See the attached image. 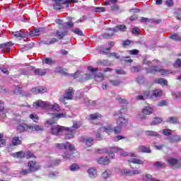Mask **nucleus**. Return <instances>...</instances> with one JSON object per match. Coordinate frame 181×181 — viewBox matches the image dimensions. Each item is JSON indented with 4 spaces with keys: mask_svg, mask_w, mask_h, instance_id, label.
Here are the masks:
<instances>
[{
    "mask_svg": "<svg viewBox=\"0 0 181 181\" xmlns=\"http://www.w3.org/2000/svg\"><path fill=\"white\" fill-rule=\"evenodd\" d=\"M55 148L59 150L65 149L66 152H64L62 154V157L64 158V159H74L75 147L73 144H70L69 143H67L66 144H55Z\"/></svg>",
    "mask_w": 181,
    "mask_h": 181,
    "instance_id": "f257e3e1",
    "label": "nucleus"
},
{
    "mask_svg": "<svg viewBox=\"0 0 181 181\" xmlns=\"http://www.w3.org/2000/svg\"><path fill=\"white\" fill-rule=\"evenodd\" d=\"M107 30H110V33L103 35L105 39L114 36V33L117 32H127V26H125V25L119 24L112 28H107Z\"/></svg>",
    "mask_w": 181,
    "mask_h": 181,
    "instance_id": "f03ea898",
    "label": "nucleus"
},
{
    "mask_svg": "<svg viewBox=\"0 0 181 181\" xmlns=\"http://www.w3.org/2000/svg\"><path fill=\"white\" fill-rule=\"evenodd\" d=\"M17 131L19 134H22L25 132H33V126L26 123H21L18 125Z\"/></svg>",
    "mask_w": 181,
    "mask_h": 181,
    "instance_id": "7ed1b4c3",
    "label": "nucleus"
},
{
    "mask_svg": "<svg viewBox=\"0 0 181 181\" xmlns=\"http://www.w3.org/2000/svg\"><path fill=\"white\" fill-rule=\"evenodd\" d=\"M81 125L77 122H74V124L71 127H66V134H69L66 136L67 139H71L73 138V134H76V129H78Z\"/></svg>",
    "mask_w": 181,
    "mask_h": 181,
    "instance_id": "20e7f679",
    "label": "nucleus"
},
{
    "mask_svg": "<svg viewBox=\"0 0 181 181\" xmlns=\"http://www.w3.org/2000/svg\"><path fill=\"white\" fill-rule=\"evenodd\" d=\"M147 73L155 74V73H160L161 76L168 74V71L165 69H159L158 66H148L146 68Z\"/></svg>",
    "mask_w": 181,
    "mask_h": 181,
    "instance_id": "39448f33",
    "label": "nucleus"
},
{
    "mask_svg": "<svg viewBox=\"0 0 181 181\" xmlns=\"http://www.w3.org/2000/svg\"><path fill=\"white\" fill-rule=\"evenodd\" d=\"M66 127H64L63 126H60L59 124H55L51 127V134H52V135H56L57 136L60 135V134H62V132H63V131H66Z\"/></svg>",
    "mask_w": 181,
    "mask_h": 181,
    "instance_id": "423d86ee",
    "label": "nucleus"
},
{
    "mask_svg": "<svg viewBox=\"0 0 181 181\" xmlns=\"http://www.w3.org/2000/svg\"><path fill=\"white\" fill-rule=\"evenodd\" d=\"M167 162L173 169H179V168L181 167V160H177L175 158H169L167 159Z\"/></svg>",
    "mask_w": 181,
    "mask_h": 181,
    "instance_id": "0eeeda50",
    "label": "nucleus"
},
{
    "mask_svg": "<svg viewBox=\"0 0 181 181\" xmlns=\"http://www.w3.org/2000/svg\"><path fill=\"white\" fill-rule=\"evenodd\" d=\"M121 173L123 176L125 175H127L128 176H135L136 175H141L142 171H141V170L123 169L122 170Z\"/></svg>",
    "mask_w": 181,
    "mask_h": 181,
    "instance_id": "6e6552de",
    "label": "nucleus"
},
{
    "mask_svg": "<svg viewBox=\"0 0 181 181\" xmlns=\"http://www.w3.org/2000/svg\"><path fill=\"white\" fill-rule=\"evenodd\" d=\"M125 109H122L120 110L117 120V124L119 125V127H127L128 125V119H125V117H122V111H124Z\"/></svg>",
    "mask_w": 181,
    "mask_h": 181,
    "instance_id": "1a4fd4ad",
    "label": "nucleus"
},
{
    "mask_svg": "<svg viewBox=\"0 0 181 181\" xmlns=\"http://www.w3.org/2000/svg\"><path fill=\"white\" fill-rule=\"evenodd\" d=\"M28 167L32 173H33V172H37V170H39V169H40V165H39V163H37V162L33 161V160L28 161Z\"/></svg>",
    "mask_w": 181,
    "mask_h": 181,
    "instance_id": "9d476101",
    "label": "nucleus"
},
{
    "mask_svg": "<svg viewBox=\"0 0 181 181\" xmlns=\"http://www.w3.org/2000/svg\"><path fill=\"white\" fill-rule=\"evenodd\" d=\"M141 22L143 23H155L156 25H158L162 22L161 19H156V18H141Z\"/></svg>",
    "mask_w": 181,
    "mask_h": 181,
    "instance_id": "9b49d317",
    "label": "nucleus"
},
{
    "mask_svg": "<svg viewBox=\"0 0 181 181\" xmlns=\"http://www.w3.org/2000/svg\"><path fill=\"white\" fill-rule=\"evenodd\" d=\"M49 103L47 102H43L42 100H38L33 103L35 108H49Z\"/></svg>",
    "mask_w": 181,
    "mask_h": 181,
    "instance_id": "f8f14e48",
    "label": "nucleus"
},
{
    "mask_svg": "<svg viewBox=\"0 0 181 181\" xmlns=\"http://www.w3.org/2000/svg\"><path fill=\"white\" fill-rule=\"evenodd\" d=\"M13 46L12 42H8L5 44L0 45V49H3L5 53H9L11 52V47Z\"/></svg>",
    "mask_w": 181,
    "mask_h": 181,
    "instance_id": "ddd939ff",
    "label": "nucleus"
},
{
    "mask_svg": "<svg viewBox=\"0 0 181 181\" xmlns=\"http://www.w3.org/2000/svg\"><path fill=\"white\" fill-rule=\"evenodd\" d=\"M163 95V92L160 89H156L152 91V93L150 96L151 100H155V98H158L159 97H162Z\"/></svg>",
    "mask_w": 181,
    "mask_h": 181,
    "instance_id": "4468645a",
    "label": "nucleus"
},
{
    "mask_svg": "<svg viewBox=\"0 0 181 181\" xmlns=\"http://www.w3.org/2000/svg\"><path fill=\"white\" fill-rule=\"evenodd\" d=\"M145 134L146 136H150L151 138H153V137L158 138V139L162 138V135L159 134L158 132L155 131L147 130L145 132Z\"/></svg>",
    "mask_w": 181,
    "mask_h": 181,
    "instance_id": "2eb2a0df",
    "label": "nucleus"
},
{
    "mask_svg": "<svg viewBox=\"0 0 181 181\" xmlns=\"http://www.w3.org/2000/svg\"><path fill=\"white\" fill-rule=\"evenodd\" d=\"M113 131H114V129H112V126L108 125L107 127H103L100 128L98 130V132H106V134H110L111 132H112Z\"/></svg>",
    "mask_w": 181,
    "mask_h": 181,
    "instance_id": "dca6fc26",
    "label": "nucleus"
},
{
    "mask_svg": "<svg viewBox=\"0 0 181 181\" xmlns=\"http://www.w3.org/2000/svg\"><path fill=\"white\" fill-rule=\"evenodd\" d=\"M83 103L87 107H95V105H97V102L95 100H89L87 98H83Z\"/></svg>",
    "mask_w": 181,
    "mask_h": 181,
    "instance_id": "f3484780",
    "label": "nucleus"
},
{
    "mask_svg": "<svg viewBox=\"0 0 181 181\" xmlns=\"http://www.w3.org/2000/svg\"><path fill=\"white\" fill-rule=\"evenodd\" d=\"M97 162L99 165H108L110 163V158L108 157L98 158Z\"/></svg>",
    "mask_w": 181,
    "mask_h": 181,
    "instance_id": "a211bd4d",
    "label": "nucleus"
},
{
    "mask_svg": "<svg viewBox=\"0 0 181 181\" xmlns=\"http://www.w3.org/2000/svg\"><path fill=\"white\" fill-rule=\"evenodd\" d=\"M165 139H167L168 142L176 143V142H180V141L181 140V138L178 135H173V136H168Z\"/></svg>",
    "mask_w": 181,
    "mask_h": 181,
    "instance_id": "6ab92c4d",
    "label": "nucleus"
},
{
    "mask_svg": "<svg viewBox=\"0 0 181 181\" xmlns=\"http://www.w3.org/2000/svg\"><path fill=\"white\" fill-rule=\"evenodd\" d=\"M73 94H74V90L71 88L65 90V98L66 100H73Z\"/></svg>",
    "mask_w": 181,
    "mask_h": 181,
    "instance_id": "aec40b11",
    "label": "nucleus"
},
{
    "mask_svg": "<svg viewBox=\"0 0 181 181\" xmlns=\"http://www.w3.org/2000/svg\"><path fill=\"white\" fill-rule=\"evenodd\" d=\"M30 70H33L35 76H45V74H46V72L40 69H36L33 66H30Z\"/></svg>",
    "mask_w": 181,
    "mask_h": 181,
    "instance_id": "412c9836",
    "label": "nucleus"
},
{
    "mask_svg": "<svg viewBox=\"0 0 181 181\" xmlns=\"http://www.w3.org/2000/svg\"><path fill=\"white\" fill-rule=\"evenodd\" d=\"M151 93L149 91L144 92V95H138L136 97V100H146V98H151Z\"/></svg>",
    "mask_w": 181,
    "mask_h": 181,
    "instance_id": "4be33fe9",
    "label": "nucleus"
},
{
    "mask_svg": "<svg viewBox=\"0 0 181 181\" xmlns=\"http://www.w3.org/2000/svg\"><path fill=\"white\" fill-rule=\"evenodd\" d=\"M13 36H15V37H17V38L20 37V40L21 39H23L24 37H26V34L21 30L13 32Z\"/></svg>",
    "mask_w": 181,
    "mask_h": 181,
    "instance_id": "5701e85b",
    "label": "nucleus"
},
{
    "mask_svg": "<svg viewBox=\"0 0 181 181\" xmlns=\"http://www.w3.org/2000/svg\"><path fill=\"white\" fill-rule=\"evenodd\" d=\"M142 112L143 114H144V115H151V114L153 113V108L149 106H146L144 108H143Z\"/></svg>",
    "mask_w": 181,
    "mask_h": 181,
    "instance_id": "b1692460",
    "label": "nucleus"
},
{
    "mask_svg": "<svg viewBox=\"0 0 181 181\" xmlns=\"http://www.w3.org/2000/svg\"><path fill=\"white\" fill-rule=\"evenodd\" d=\"M108 155H112V153H116V152L121 151L122 148L118 146L110 147L107 148Z\"/></svg>",
    "mask_w": 181,
    "mask_h": 181,
    "instance_id": "393cba45",
    "label": "nucleus"
},
{
    "mask_svg": "<svg viewBox=\"0 0 181 181\" xmlns=\"http://www.w3.org/2000/svg\"><path fill=\"white\" fill-rule=\"evenodd\" d=\"M139 152H142L144 153H151L152 151L149 147H146L145 146H140L139 147Z\"/></svg>",
    "mask_w": 181,
    "mask_h": 181,
    "instance_id": "a878e982",
    "label": "nucleus"
},
{
    "mask_svg": "<svg viewBox=\"0 0 181 181\" xmlns=\"http://www.w3.org/2000/svg\"><path fill=\"white\" fill-rule=\"evenodd\" d=\"M105 78L104 74L103 73H98L94 76L95 81L98 83L103 81Z\"/></svg>",
    "mask_w": 181,
    "mask_h": 181,
    "instance_id": "bb28decb",
    "label": "nucleus"
},
{
    "mask_svg": "<svg viewBox=\"0 0 181 181\" xmlns=\"http://www.w3.org/2000/svg\"><path fill=\"white\" fill-rule=\"evenodd\" d=\"M88 173L89 175V177H90L91 179L97 177V170L94 168H90L88 170Z\"/></svg>",
    "mask_w": 181,
    "mask_h": 181,
    "instance_id": "cd10ccee",
    "label": "nucleus"
},
{
    "mask_svg": "<svg viewBox=\"0 0 181 181\" xmlns=\"http://www.w3.org/2000/svg\"><path fill=\"white\" fill-rule=\"evenodd\" d=\"M57 122V119L53 117V114H52V119H47L45 122V127H49L47 125H53V124H56Z\"/></svg>",
    "mask_w": 181,
    "mask_h": 181,
    "instance_id": "c85d7f7f",
    "label": "nucleus"
},
{
    "mask_svg": "<svg viewBox=\"0 0 181 181\" xmlns=\"http://www.w3.org/2000/svg\"><path fill=\"white\" fill-rule=\"evenodd\" d=\"M94 140L91 137H87L83 139V144L86 145V146L90 147L91 145H93V141Z\"/></svg>",
    "mask_w": 181,
    "mask_h": 181,
    "instance_id": "c756f323",
    "label": "nucleus"
},
{
    "mask_svg": "<svg viewBox=\"0 0 181 181\" xmlns=\"http://www.w3.org/2000/svg\"><path fill=\"white\" fill-rule=\"evenodd\" d=\"M141 180H143V181H153V177L151 174L146 173L142 175Z\"/></svg>",
    "mask_w": 181,
    "mask_h": 181,
    "instance_id": "7c9ffc66",
    "label": "nucleus"
},
{
    "mask_svg": "<svg viewBox=\"0 0 181 181\" xmlns=\"http://www.w3.org/2000/svg\"><path fill=\"white\" fill-rule=\"evenodd\" d=\"M68 33L67 30H65L64 32H60L59 30L56 31V37H58V39L62 40L66 36V34Z\"/></svg>",
    "mask_w": 181,
    "mask_h": 181,
    "instance_id": "2f4dec72",
    "label": "nucleus"
},
{
    "mask_svg": "<svg viewBox=\"0 0 181 181\" xmlns=\"http://www.w3.org/2000/svg\"><path fill=\"white\" fill-rule=\"evenodd\" d=\"M155 83H157V84H160V86H168V80L163 78L156 79Z\"/></svg>",
    "mask_w": 181,
    "mask_h": 181,
    "instance_id": "473e14b6",
    "label": "nucleus"
},
{
    "mask_svg": "<svg viewBox=\"0 0 181 181\" xmlns=\"http://www.w3.org/2000/svg\"><path fill=\"white\" fill-rule=\"evenodd\" d=\"M48 108H52L55 112H59L60 111V106H59V104L57 103H54V105L49 103Z\"/></svg>",
    "mask_w": 181,
    "mask_h": 181,
    "instance_id": "72a5a7b5",
    "label": "nucleus"
},
{
    "mask_svg": "<svg viewBox=\"0 0 181 181\" xmlns=\"http://www.w3.org/2000/svg\"><path fill=\"white\" fill-rule=\"evenodd\" d=\"M129 162V163H134L136 165H144V160L137 158H132Z\"/></svg>",
    "mask_w": 181,
    "mask_h": 181,
    "instance_id": "f704fd0d",
    "label": "nucleus"
},
{
    "mask_svg": "<svg viewBox=\"0 0 181 181\" xmlns=\"http://www.w3.org/2000/svg\"><path fill=\"white\" fill-rule=\"evenodd\" d=\"M130 70L132 73H139L142 69L140 65L131 66Z\"/></svg>",
    "mask_w": 181,
    "mask_h": 181,
    "instance_id": "c9c22d12",
    "label": "nucleus"
},
{
    "mask_svg": "<svg viewBox=\"0 0 181 181\" xmlns=\"http://www.w3.org/2000/svg\"><path fill=\"white\" fill-rule=\"evenodd\" d=\"M166 122H169L170 124H178L179 119H177V117H170L166 120Z\"/></svg>",
    "mask_w": 181,
    "mask_h": 181,
    "instance_id": "e433bc0d",
    "label": "nucleus"
},
{
    "mask_svg": "<svg viewBox=\"0 0 181 181\" xmlns=\"http://www.w3.org/2000/svg\"><path fill=\"white\" fill-rule=\"evenodd\" d=\"M162 123V118L160 117H156L151 122L150 125L153 127V125H158V124Z\"/></svg>",
    "mask_w": 181,
    "mask_h": 181,
    "instance_id": "4c0bfd02",
    "label": "nucleus"
},
{
    "mask_svg": "<svg viewBox=\"0 0 181 181\" xmlns=\"http://www.w3.org/2000/svg\"><path fill=\"white\" fill-rule=\"evenodd\" d=\"M59 40L56 38H52L51 40H43L42 43L43 45H54V43L57 42Z\"/></svg>",
    "mask_w": 181,
    "mask_h": 181,
    "instance_id": "58836bf2",
    "label": "nucleus"
},
{
    "mask_svg": "<svg viewBox=\"0 0 181 181\" xmlns=\"http://www.w3.org/2000/svg\"><path fill=\"white\" fill-rule=\"evenodd\" d=\"M74 26V23L71 22H66L62 24V29H70Z\"/></svg>",
    "mask_w": 181,
    "mask_h": 181,
    "instance_id": "ea45409f",
    "label": "nucleus"
},
{
    "mask_svg": "<svg viewBox=\"0 0 181 181\" xmlns=\"http://www.w3.org/2000/svg\"><path fill=\"white\" fill-rule=\"evenodd\" d=\"M14 158H20V159H22L25 158V153L23 151H18L13 153Z\"/></svg>",
    "mask_w": 181,
    "mask_h": 181,
    "instance_id": "a19ab883",
    "label": "nucleus"
},
{
    "mask_svg": "<svg viewBox=\"0 0 181 181\" xmlns=\"http://www.w3.org/2000/svg\"><path fill=\"white\" fill-rule=\"evenodd\" d=\"M98 118H103V115L100 113H95L90 115V119L92 120L98 119Z\"/></svg>",
    "mask_w": 181,
    "mask_h": 181,
    "instance_id": "79ce46f5",
    "label": "nucleus"
},
{
    "mask_svg": "<svg viewBox=\"0 0 181 181\" xmlns=\"http://www.w3.org/2000/svg\"><path fill=\"white\" fill-rule=\"evenodd\" d=\"M121 62L124 63H132L134 61L131 59V57H122L120 58Z\"/></svg>",
    "mask_w": 181,
    "mask_h": 181,
    "instance_id": "37998d69",
    "label": "nucleus"
},
{
    "mask_svg": "<svg viewBox=\"0 0 181 181\" xmlns=\"http://www.w3.org/2000/svg\"><path fill=\"white\" fill-rule=\"evenodd\" d=\"M12 144L14 146H17V145H21L22 144V141L19 139V137H14Z\"/></svg>",
    "mask_w": 181,
    "mask_h": 181,
    "instance_id": "c03bdc74",
    "label": "nucleus"
},
{
    "mask_svg": "<svg viewBox=\"0 0 181 181\" xmlns=\"http://www.w3.org/2000/svg\"><path fill=\"white\" fill-rule=\"evenodd\" d=\"M117 101L119 103V104H128V100L125 98H122L120 96H117L116 98Z\"/></svg>",
    "mask_w": 181,
    "mask_h": 181,
    "instance_id": "a18cd8bd",
    "label": "nucleus"
},
{
    "mask_svg": "<svg viewBox=\"0 0 181 181\" xmlns=\"http://www.w3.org/2000/svg\"><path fill=\"white\" fill-rule=\"evenodd\" d=\"M45 129H43V127H41V126H39V125H37V124H34L33 126V131H37V132H43Z\"/></svg>",
    "mask_w": 181,
    "mask_h": 181,
    "instance_id": "49530a36",
    "label": "nucleus"
},
{
    "mask_svg": "<svg viewBox=\"0 0 181 181\" xmlns=\"http://www.w3.org/2000/svg\"><path fill=\"white\" fill-rule=\"evenodd\" d=\"M24 155H25V158H26L27 159H30V158H36V156L33 155V153L30 151H25L24 153Z\"/></svg>",
    "mask_w": 181,
    "mask_h": 181,
    "instance_id": "de8ad7c7",
    "label": "nucleus"
},
{
    "mask_svg": "<svg viewBox=\"0 0 181 181\" xmlns=\"http://www.w3.org/2000/svg\"><path fill=\"white\" fill-rule=\"evenodd\" d=\"M52 117L54 118H64L66 117V114L64 113H52Z\"/></svg>",
    "mask_w": 181,
    "mask_h": 181,
    "instance_id": "09e8293b",
    "label": "nucleus"
},
{
    "mask_svg": "<svg viewBox=\"0 0 181 181\" xmlns=\"http://www.w3.org/2000/svg\"><path fill=\"white\" fill-rule=\"evenodd\" d=\"M30 118L33 121V122H37L39 121V117L36 114H30Z\"/></svg>",
    "mask_w": 181,
    "mask_h": 181,
    "instance_id": "8fccbe9b",
    "label": "nucleus"
},
{
    "mask_svg": "<svg viewBox=\"0 0 181 181\" xmlns=\"http://www.w3.org/2000/svg\"><path fill=\"white\" fill-rule=\"evenodd\" d=\"M163 134L165 136H170V135H172V130L169 129H163Z\"/></svg>",
    "mask_w": 181,
    "mask_h": 181,
    "instance_id": "3c124183",
    "label": "nucleus"
},
{
    "mask_svg": "<svg viewBox=\"0 0 181 181\" xmlns=\"http://www.w3.org/2000/svg\"><path fill=\"white\" fill-rule=\"evenodd\" d=\"M37 92L39 94H45L47 92V89L43 86H38Z\"/></svg>",
    "mask_w": 181,
    "mask_h": 181,
    "instance_id": "603ef678",
    "label": "nucleus"
},
{
    "mask_svg": "<svg viewBox=\"0 0 181 181\" xmlns=\"http://www.w3.org/2000/svg\"><path fill=\"white\" fill-rule=\"evenodd\" d=\"M80 169V167L78 166V165L74 163L70 166V170L72 172H76V170H78Z\"/></svg>",
    "mask_w": 181,
    "mask_h": 181,
    "instance_id": "864d4df0",
    "label": "nucleus"
},
{
    "mask_svg": "<svg viewBox=\"0 0 181 181\" xmlns=\"http://www.w3.org/2000/svg\"><path fill=\"white\" fill-rule=\"evenodd\" d=\"M43 63H45V64H54V61L52 58H45L43 60Z\"/></svg>",
    "mask_w": 181,
    "mask_h": 181,
    "instance_id": "5fc2aeb1",
    "label": "nucleus"
},
{
    "mask_svg": "<svg viewBox=\"0 0 181 181\" xmlns=\"http://www.w3.org/2000/svg\"><path fill=\"white\" fill-rule=\"evenodd\" d=\"M29 173H32V171L28 169L22 170L20 172V174H21L23 176H26V175H29Z\"/></svg>",
    "mask_w": 181,
    "mask_h": 181,
    "instance_id": "6e6d98bb",
    "label": "nucleus"
},
{
    "mask_svg": "<svg viewBox=\"0 0 181 181\" xmlns=\"http://www.w3.org/2000/svg\"><path fill=\"white\" fill-rule=\"evenodd\" d=\"M110 84H112V86H115V87H118V86H119V84H121V81L110 80Z\"/></svg>",
    "mask_w": 181,
    "mask_h": 181,
    "instance_id": "4d7b16f0",
    "label": "nucleus"
},
{
    "mask_svg": "<svg viewBox=\"0 0 181 181\" xmlns=\"http://www.w3.org/2000/svg\"><path fill=\"white\" fill-rule=\"evenodd\" d=\"M73 32L74 33H75V35H78V36H84V33H83V31H81L78 28H75L74 30H73Z\"/></svg>",
    "mask_w": 181,
    "mask_h": 181,
    "instance_id": "13d9d810",
    "label": "nucleus"
},
{
    "mask_svg": "<svg viewBox=\"0 0 181 181\" xmlns=\"http://www.w3.org/2000/svg\"><path fill=\"white\" fill-rule=\"evenodd\" d=\"M40 34L39 33V30L38 28L37 29H35L33 31H30V36L31 37H33V36H39Z\"/></svg>",
    "mask_w": 181,
    "mask_h": 181,
    "instance_id": "bf43d9fd",
    "label": "nucleus"
},
{
    "mask_svg": "<svg viewBox=\"0 0 181 181\" xmlns=\"http://www.w3.org/2000/svg\"><path fill=\"white\" fill-rule=\"evenodd\" d=\"M175 16L178 21H181V9H177L175 11Z\"/></svg>",
    "mask_w": 181,
    "mask_h": 181,
    "instance_id": "052dcab7",
    "label": "nucleus"
},
{
    "mask_svg": "<svg viewBox=\"0 0 181 181\" xmlns=\"http://www.w3.org/2000/svg\"><path fill=\"white\" fill-rule=\"evenodd\" d=\"M93 78V75L90 74H87L82 79L81 81H87L88 80H91Z\"/></svg>",
    "mask_w": 181,
    "mask_h": 181,
    "instance_id": "680f3d73",
    "label": "nucleus"
},
{
    "mask_svg": "<svg viewBox=\"0 0 181 181\" xmlns=\"http://www.w3.org/2000/svg\"><path fill=\"white\" fill-rule=\"evenodd\" d=\"M5 146V139H4V134H0V148Z\"/></svg>",
    "mask_w": 181,
    "mask_h": 181,
    "instance_id": "e2e57ef3",
    "label": "nucleus"
},
{
    "mask_svg": "<svg viewBox=\"0 0 181 181\" xmlns=\"http://www.w3.org/2000/svg\"><path fill=\"white\" fill-rule=\"evenodd\" d=\"M170 39H172L173 40H181L180 37L177 34H173L170 35Z\"/></svg>",
    "mask_w": 181,
    "mask_h": 181,
    "instance_id": "0e129e2a",
    "label": "nucleus"
},
{
    "mask_svg": "<svg viewBox=\"0 0 181 181\" xmlns=\"http://www.w3.org/2000/svg\"><path fill=\"white\" fill-rule=\"evenodd\" d=\"M174 66L176 67L177 69H181V59H178L175 61Z\"/></svg>",
    "mask_w": 181,
    "mask_h": 181,
    "instance_id": "69168bd1",
    "label": "nucleus"
},
{
    "mask_svg": "<svg viewBox=\"0 0 181 181\" xmlns=\"http://www.w3.org/2000/svg\"><path fill=\"white\" fill-rule=\"evenodd\" d=\"M97 64L98 66H101V65L102 66H107L108 62L106 60H103V61L99 60V61H98Z\"/></svg>",
    "mask_w": 181,
    "mask_h": 181,
    "instance_id": "338daca9",
    "label": "nucleus"
},
{
    "mask_svg": "<svg viewBox=\"0 0 181 181\" xmlns=\"http://www.w3.org/2000/svg\"><path fill=\"white\" fill-rule=\"evenodd\" d=\"M121 126L118 125L117 127H115L113 129L115 134H120L121 133V129H122Z\"/></svg>",
    "mask_w": 181,
    "mask_h": 181,
    "instance_id": "774afa93",
    "label": "nucleus"
}]
</instances>
